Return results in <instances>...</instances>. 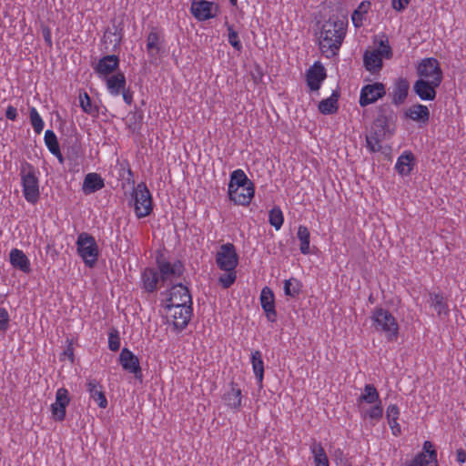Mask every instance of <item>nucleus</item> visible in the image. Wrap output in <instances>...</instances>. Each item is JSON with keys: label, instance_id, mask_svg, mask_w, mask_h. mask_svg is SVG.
I'll use <instances>...</instances> for the list:
<instances>
[{"label": "nucleus", "instance_id": "obj_42", "mask_svg": "<svg viewBox=\"0 0 466 466\" xmlns=\"http://www.w3.org/2000/svg\"><path fill=\"white\" fill-rule=\"evenodd\" d=\"M268 222L276 230L281 228L284 223V215L279 207H274L269 210Z\"/></svg>", "mask_w": 466, "mask_h": 466}, {"label": "nucleus", "instance_id": "obj_15", "mask_svg": "<svg viewBox=\"0 0 466 466\" xmlns=\"http://www.w3.org/2000/svg\"><path fill=\"white\" fill-rule=\"evenodd\" d=\"M157 263L163 282L173 281L179 278L184 270V267L179 260L171 263L165 258H157Z\"/></svg>", "mask_w": 466, "mask_h": 466}, {"label": "nucleus", "instance_id": "obj_51", "mask_svg": "<svg viewBox=\"0 0 466 466\" xmlns=\"http://www.w3.org/2000/svg\"><path fill=\"white\" fill-rule=\"evenodd\" d=\"M388 424L390 426L391 434L395 437H398L401 434V427L399 423V420H387Z\"/></svg>", "mask_w": 466, "mask_h": 466}, {"label": "nucleus", "instance_id": "obj_54", "mask_svg": "<svg viewBox=\"0 0 466 466\" xmlns=\"http://www.w3.org/2000/svg\"><path fill=\"white\" fill-rule=\"evenodd\" d=\"M42 34L44 40L48 47H52L53 42H52V33L49 27L46 26L42 29Z\"/></svg>", "mask_w": 466, "mask_h": 466}, {"label": "nucleus", "instance_id": "obj_14", "mask_svg": "<svg viewBox=\"0 0 466 466\" xmlns=\"http://www.w3.org/2000/svg\"><path fill=\"white\" fill-rule=\"evenodd\" d=\"M70 402L68 390L59 388L56 392V400L51 404L52 418L56 421H63L66 415V407Z\"/></svg>", "mask_w": 466, "mask_h": 466}, {"label": "nucleus", "instance_id": "obj_37", "mask_svg": "<svg viewBox=\"0 0 466 466\" xmlns=\"http://www.w3.org/2000/svg\"><path fill=\"white\" fill-rule=\"evenodd\" d=\"M431 307L437 312L438 315H448L450 312L449 306L441 293H432L430 295Z\"/></svg>", "mask_w": 466, "mask_h": 466}, {"label": "nucleus", "instance_id": "obj_49", "mask_svg": "<svg viewBox=\"0 0 466 466\" xmlns=\"http://www.w3.org/2000/svg\"><path fill=\"white\" fill-rule=\"evenodd\" d=\"M400 408L397 404H390L386 410V419L387 420H399L400 418Z\"/></svg>", "mask_w": 466, "mask_h": 466}, {"label": "nucleus", "instance_id": "obj_17", "mask_svg": "<svg viewBox=\"0 0 466 466\" xmlns=\"http://www.w3.org/2000/svg\"><path fill=\"white\" fill-rule=\"evenodd\" d=\"M222 400L230 410L239 411L242 407L243 395L238 384L231 381L228 389L223 393Z\"/></svg>", "mask_w": 466, "mask_h": 466}, {"label": "nucleus", "instance_id": "obj_19", "mask_svg": "<svg viewBox=\"0 0 466 466\" xmlns=\"http://www.w3.org/2000/svg\"><path fill=\"white\" fill-rule=\"evenodd\" d=\"M327 74L324 66L319 63H314L306 72V82L310 91H319Z\"/></svg>", "mask_w": 466, "mask_h": 466}, {"label": "nucleus", "instance_id": "obj_41", "mask_svg": "<svg viewBox=\"0 0 466 466\" xmlns=\"http://www.w3.org/2000/svg\"><path fill=\"white\" fill-rule=\"evenodd\" d=\"M44 141H45V145L46 146L47 149L49 150V152L51 154H59V148H60L59 143L57 140V137L53 130H51V129L46 130L45 136H44Z\"/></svg>", "mask_w": 466, "mask_h": 466}, {"label": "nucleus", "instance_id": "obj_21", "mask_svg": "<svg viewBox=\"0 0 466 466\" xmlns=\"http://www.w3.org/2000/svg\"><path fill=\"white\" fill-rule=\"evenodd\" d=\"M119 66V58L116 55H107L98 60L94 66L95 73L102 79L110 76Z\"/></svg>", "mask_w": 466, "mask_h": 466}, {"label": "nucleus", "instance_id": "obj_7", "mask_svg": "<svg viewBox=\"0 0 466 466\" xmlns=\"http://www.w3.org/2000/svg\"><path fill=\"white\" fill-rule=\"evenodd\" d=\"M76 250L85 265L93 268L99 256V249L95 238L86 232L80 233L76 239Z\"/></svg>", "mask_w": 466, "mask_h": 466}, {"label": "nucleus", "instance_id": "obj_43", "mask_svg": "<svg viewBox=\"0 0 466 466\" xmlns=\"http://www.w3.org/2000/svg\"><path fill=\"white\" fill-rule=\"evenodd\" d=\"M301 282L295 278H290L284 282V293L287 296L296 298L301 291Z\"/></svg>", "mask_w": 466, "mask_h": 466}, {"label": "nucleus", "instance_id": "obj_20", "mask_svg": "<svg viewBox=\"0 0 466 466\" xmlns=\"http://www.w3.org/2000/svg\"><path fill=\"white\" fill-rule=\"evenodd\" d=\"M441 86L429 80L417 79L413 84V91L422 101H432L437 95V88Z\"/></svg>", "mask_w": 466, "mask_h": 466}, {"label": "nucleus", "instance_id": "obj_60", "mask_svg": "<svg viewBox=\"0 0 466 466\" xmlns=\"http://www.w3.org/2000/svg\"><path fill=\"white\" fill-rule=\"evenodd\" d=\"M230 4L235 6L238 4V0H229Z\"/></svg>", "mask_w": 466, "mask_h": 466}, {"label": "nucleus", "instance_id": "obj_4", "mask_svg": "<svg viewBox=\"0 0 466 466\" xmlns=\"http://www.w3.org/2000/svg\"><path fill=\"white\" fill-rule=\"evenodd\" d=\"M22 191L25 200L35 205L40 198L39 179L33 165L24 162L20 168Z\"/></svg>", "mask_w": 466, "mask_h": 466}, {"label": "nucleus", "instance_id": "obj_46", "mask_svg": "<svg viewBox=\"0 0 466 466\" xmlns=\"http://www.w3.org/2000/svg\"><path fill=\"white\" fill-rule=\"evenodd\" d=\"M228 43L237 50L241 51L242 43L239 39L238 34L234 30L232 25H228Z\"/></svg>", "mask_w": 466, "mask_h": 466}, {"label": "nucleus", "instance_id": "obj_34", "mask_svg": "<svg viewBox=\"0 0 466 466\" xmlns=\"http://www.w3.org/2000/svg\"><path fill=\"white\" fill-rule=\"evenodd\" d=\"M413 156L410 152L401 154L395 164V168L402 176L409 175L411 171Z\"/></svg>", "mask_w": 466, "mask_h": 466}, {"label": "nucleus", "instance_id": "obj_8", "mask_svg": "<svg viewBox=\"0 0 466 466\" xmlns=\"http://www.w3.org/2000/svg\"><path fill=\"white\" fill-rule=\"evenodd\" d=\"M419 79L441 84L443 73L439 61L434 57L422 58L416 66Z\"/></svg>", "mask_w": 466, "mask_h": 466}, {"label": "nucleus", "instance_id": "obj_57", "mask_svg": "<svg viewBox=\"0 0 466 466\" xmlns=\"http://www.w3.org/2000/svg\"><path fill=\"white\" fill-rule=\"evenodd\" d=\"M53 155L58 159V161L61 164L64 162V157H63L60 150H59V154H53Z\"/></svg>", "mask_w": 466, "mask_h": 466}, {"label": "nucleus", "instance_id": "obj_61", "mask_svg": "<svg viewBox=\"0 0 466 466\" xmlns=\"http://www.w3.org/2000/svg\"><path fill=\"white\" fill-rule=\"evenodd\" d=\"M254 81H257V76H253Z\"/></svg>", "mask_w": 466, "mask_h": 466}, {"label": "nucleus", "instance_id": "obj_6", "mask_svg": "<svg viewBox=\"0 0 466 466\" xmlns=\"http://www.w3.org/2000/svg\"><path fill=\"white\" fill-rule=\"evenodd\" d=\"M134 211L137 218H143L153 211L152 195L145 182L138 183L131 193Z\"/></svg>", "mask_w": 466, "mask_h": 466}, {"label": "nucleus", "instance_id": "obj_27", "mask_svg": "<svg viewBox=\"0 0 466 466\" xmlns=\"http://www.w3.org/2000/svg\"><path fill=\"white\" fill-rule=\"evenodd\" d=\"M410 85L407 79L399 78L392 89L391 102L395 106H400L404 103L409 94Z\"/></svg>", "mask_w": 466, "mask_h": 466}, {"label": "nucleus", "instance_id": "obj_50", "mask_svg": "<svg viewBox=\"0 0 466 466\" xmlns=\"http://www.w3.org/2000/svg\"><path fill=\"white\" fill-rule=\"evenodd\" d=\"M9 314L6 309L1 308L0 309V330L1 331H6L9 328Z\"/></svg>", "mask_w": 466, "mask_h": 466}, {"label": "nucleus", "instance_id": "obj_35", "mask_svg": "<svg viewBox=\"0 0 466 466\" xmlns=\"http://www.w3.org/2000/svg\"><path fill=\"white\" fill-rule=\"evenodd\" d=\"M79 106L82 110L92 116H96L99 113L98 106L92 103L89 95L86 91L79 93Z\"/></svg>", "mask_w": 466, "mask_h": 466}, {"label": "nucleus", "instance_id": "obj_47", "mask_svg": "<svg viewBox=\"0 0 466 466\" xmlns=\"http://www.w3.org/2000/svg\"><path fill=\"white\" fill-rule=\"evenodd\" d=\"M108 348L112 351H117L120 349V337L117 330H114L109 333Z\"/></svg>", "mask_w": 466, "mask_h": 466}, {"label": "nucleus", "instance_id": "obj_22", "mask_svg": "<svg viewBox=\"0 0 466 466\" xmlns=\"http://www.w3.org/2000/svg\"><path fill=\"white\" fill-rule=\"evenodd\" d=\"M259 300L267 319L271 323L276 322L277 311L275 308V297L273 291L268 287L262 289Z\"/></svg>", "mask_w": 466, "mask_h": 466}, {"label": "nucleus", "instance_id": "obj_39", "mask_svg": "<svg viewBox=\"0 0 466 466\" xmlns=\"http://www.w3.org/2000/svg\"><path fill=\"white\" fill-rule=\"evenodd\" d=\"M147 50L151 56L160 51V35L156 29L151 30L147 35Z\"/></svg>", "mask_w": 466, "mask_h": 466}, {"label": "nucleus", "instance_id": "obj_56", "mask_svg": "<svg viewBox=\"0 0 466 466\" xmlns=\"http://www.w3.org/2000/svg\"><path fill=\"white\" fill-rule=\"evenodd\" d=\"M456 461L461 464L466 461V451L463 449L456 451Z\"/></svg>", "mask_w": 466, "mask_h": 466}, {"label": "nucleus", "instance_id": "obj_31", "mask_svg": "<svg viewBox=\"0 0 466 466\" xmlns=\"http://www.w3.org/2000/svg\"><path fill=\"white\" fill-rule=\"evenodd\" d=\"M159 276L154 268H146L142 274L143 288L147 292H154L157 288Z\"/></svg>", "mask_w": 466, "mask_h": 466}, {"label": "nucleus", "instance_id": "obj_26", "mask_svg": "<svg viewBox=\"0 0 466 466\" xmlns=\"http://www.w3.org/2000/svg\"><path fill=\"white\" fill-rule=\"evenodd\" d=\"M107 92L112 96H118L121 91L127 86L126 76L123 73L118 72L110 76L104 78Z\"/></svg>", "mask_w": 466, "mask_h": 466}, {"label": "nucleus", "instance_id": "obj_25", "mask_svg": "<svg viewBox=\"0 0 466 466\" xmlns=\"http://www.w3.org/2000/svg\"><path fill=\"white\" fill-rule=\"evenodd\" d=\"M11 266L25 274L31 272V263L25 252L19 248H12L9 253Z\"/></svg>", "mask_w": 466, "mask_h": 466}, {"label": "nucleus", "instance_id": "obj_10", "mask_svg": "<svg viewBox=\"0 0 466 466\" xmlns=\"http://www.w3.org/2000/svg\"><path fill=\"white\" fill-rule=\"evenodd\" d=\"M238 260L236 247L229 242L222 244L216 253V264L221 270L236 269Z\"/></svg>", "mask_w": 466, "mask_h": 466}, {"label": "nucleus", "instance_id": "obj_38", "mask_svg": "<svg viewBox=\"0 0 466 466\" xmlns=\"http://www.w3.org/2000/svg\"><path fill=\"white\" fill-rule=\"evenodd\" d=\"M360 415L363 419H368L373 421H379L383 416V407L382 403H375L369 409H361L360 408Z\"/></svg>", "mask_w": 466, "mask_h": 466}, {"label": "nucleus", "instance_id": "obj_58", "mask_svg": "<svg viewBox=\"0 0 466 466\" xmlns=\"http://www.w3.org/2000/svg\"><path fill=\"white\" fill-rule=\"evenodd\" d=\"M357 15H360L359 12L358 11H355L352 15V21L354 23L355 25H358L357 23H356V16Z\"/></svg>", "mask_w": 466, "mask_h": 466}, {"label": "nucleus", "instance_id": "obj_33", "mask_svg": "<svg viewBox=\"0 0 466 466\" xmlns=\"http://www.w3.org/2000/svg\"><path fill=\"white\" fill-rule=\"evenodd\" d=\"M297 238H299L300 244H299V250L303 255H308L310 253V233L309 228L304 226L300 225L298 228L297 231Z\"/></svg>", "mask_w": 466, "mask_h": 466}, {"label": "nucleus", "instance_id": "obj_18", "mask_svg": "<svg viewBox=\"0 0 466 466\" xmlns=\"http://www.w3.org/2000/svg\"><path fill=\"white\" fill-rule=\"evenodd\" d=\"M119 362L125 370L134 374L136 379L142 380L143 375L139 360L131 350L124 348L119 355Z\"/></svg>", "mask_w": 466, "mask_h": 466}, {"label": "nucleus", "instance_id": "obj_2", "mask_svg": "<svg viewBox=\"0 0 466 466\" xmlns=\"http://www.w3.org/2000/svg\"><path fill=\"white\" fill-rule=\"evenodd\" d=\"M255 194L253 182L242 169H236L230 175L228 198L237 205L248 206Z\"/></svg>", "mask_w": 466, "mask_h": 466}, {"label": "nucleus", "instance_id": "obj_12", "mask_svg": "<svg viewBox=\"0 0 466 466\" xmlns=\"http://www.w3.org/2000/svg\"><path fill=\"white\" fill-rule=\"evenodd\" d=\"M405 466H438L437 451L430 441H425L422 451L408 461Z\"/></svg>", "mask_w": 466, "mask_h": 466}, {"label": "nucleus", "instance_id": "obj_59", "mask_svg": "<svg viewBox=\"0 0 466 466\" xmlns=\"http://www.w3.org/2000/svg\"><path fill=\"white\" fill-rule=\"evenodd\" d=\"M257 71H258V77H259V78H261V77H262V76H263V74H262V72H261V68H260L259 66H258Z\"/></svg>", "mask_w": 466, "mask_h": 466}, {"label": "nucleus", "instance_id": "obj_55", "mask_svg": "<svg viewBox=\"0 0 466 466\" xmlns=\"http://www.w3.org/2000/svg\"><path fill=\"white\" fill-rule=\"evenodd\" d=\"M120 95H122L123 100L127 105L130 106L133 103V93L127 86L124 88V91H121Z\"/></svg>", "mask_w": 466, "mask_h": 466}, {"label": "nucleus", "instance_id": "obj_30", "mask_svg": "<svg viewBox=\"0 0 466 466\" xmlns=\"http://www.w3.org/2000/svg\"><path fill=\"white\" fill-rule=\"evenodd\" d=\"M309 451L315 466H329L328 455L320 442L314 441L309 446Z\"/></svg>", "mask_w": 466, "mask_h": 466}, {"label": "nucleus", "instance_id": "obj_53", "mask_svg": "<svg viewBox=\"0 0 466 466\" xmlns=\"http://www.w3.org/2000/svg\"><path fill=\"white\" fill-rule=\"evenodd\" d=\"M18 116L17 109L13 106H8L5 109V117L11 121L16 120Z\"/></svg>", "mask_w": 466, "mask_h": 466}, {"label": "nucleus", "instance_id": "obj_52", "mask_svg": "<svg viewBox=\"0 0 466 466\" xmlns=\"http://www.w3.org/2000/svg\"><path fill=\"white\" fill-rule=\"evenodd\" d=\"M410 2V0H392L391 6L394 10L401 12L408 6Z\"/></svg>", "mask_w": 466, "mask_h": 466}, {"label": "nucleus", "instance_id": "obj_32", "mask_svg": "<svg viewBox=\"0 0 466 466\" xmlns=\"http://www.w3.org/2000/svg\"><path fill=\"white\" fill-rule=\"evenodd\" d=\"M251 364L258 383L261 386L264 379V361L259 350H254L251 352Z\"/></svg>", "mask_w": 466, "mask_h": 466}, {"label": "nucleus", "instance_id": "obj_28", "mask_svg": "<svg viewBox=\"0 0 466 466\" xmlns=\"http://www.w3.org/2000/svg\"><path fill=\"white\" fill-rule=\"evenodd\" d=\"M105 187L104 179L97 173H88L83 181L82 190L86 195L95 193Z\"/></svg>", "mask_w": 466, "mask_h": 466}, {"label": "nucleus", "instance_id": "obj_24", "mask_svg": "<svg viewBox=\"0 0 466 466\" xmlns=\"http://www.w3.org/2000/svg\"><path fill=\"white\" fill-rule=\"evenodd\" d=\"M86 390L89 393L90 398L98 405L101 409L107 407V400L103 390L101 383L93 378H88L86 380Z\"/></svg>", "mask_w": 466, "mask_h": 466}, {"label": "nucleus", "instance_id": "obj_1", "mask_svg": "<svg viewBox=\"0 0 466 466\" xmlns=\"http://www.w3.org/2000/svg\"><path fill=\"white\" fill-rule=\"evenodd\" d=\"M348 21L339 17H330L321 26L319 44L322 54L331 57L338 54L344 40Z\"/></svg>", "mask_w": 466, "mask_h": 466}, {"label": "nucleus", "instance_id": "obj_9", "mask_svg": "<svg viewBox=\"0 0 466 466\" xmlns=\"http://www.w3.org/2000/svg\"><path fill=\"white\" fill-rule=\"evenodd\" d=\"M167 321L177 331L184 329L192 316V305H166Z\"/></svg>", "mask_w": 466, "mask_h": 466}, {"label": "nucleus", "instance_id": "obj_36", "mask_svg": "<svg viewBox=\"0 0 466 466\" xmlns=\"http://www.w3.org/2000/svg\"><path fill=\"white\" fill-rule=\"evenodd\" d=\"M339 96L333 93L329 97L323 99L319 104V110L323 115H331L337 112Z\"/></svg>", "mask_w": 466, "mask_h": 466}, {"label": "nucleus", "instance_id": "obj_23", "mask_svg": "<svg viewBox=\"0 0 466 466\" xmlns=\"http://www.w3.org/2000/svg\"><path fill=\"white\" fill-rule=\"evenodd\" d=\"M403 117L426 125L430 119V110L425 105L420 103L413 104L404 110Z\"/></svg>", "mask_w": 466, "mask_h": 466}, {"label": "nucleus", "instance_id": "obj_13", "mask_svg": "<svg viewBox=\"0 0 466 466\" xmlns=\"http://www.w3.org/2000/svg\"><path fill=\"white\" fill-rule=\"evenodd\" d=\"M190 11L198 21H206L217 16L218 5L208 0H193Z\"/></svg>", "mask_w": 466, "mask_h": 466}, {"label": "nucleus", "instance_id": "obj_44", "mask_svg": "<svg viewBox=\"0 0 466 466\" xmlns=\"http://www.w3.org/2000/svg\"><path fill=\"white\" fill-rule=\"evenodd\" d=\"M382 141L373 136H366V147L370 153L382 152L384 153V147H382Z\"/></svg>", "mask_w": 466, "mask_h": 466}, {"label": "nucleus", "instance_id": "obj_48", "mask_svg": "<svg viewBox=\"0 0 466 466\" xmlns=\"http://www.w3.org/2000/svg\"><path fill=\"white\" fill-rule=\"evenodd\" d=\"M379 122H380V120H377L374 122V125L371 127V130L368 134V136H373V137H376L377 138L383 140L384 137H385V133H386V131H385L386 125H382V124L379 125Z\"/></svg>", "mask_w": 466, "mask_h": 466}, {"label": "nucleus", "instance_id": "obj_16", "mask_svg": "<svg viewBox=\"0 0 466 466\" xmlns=\"http://www.w3.org/2000/svg\"><path fill=\"white\" fill-rule=\"evenodd\" d=\"M166 305H192V297L188 288L181 283L173 285L168 291Z\"/></svg>", "mask_w": 466, "mask_h": 466}, {"label": "nucleus", "instance_id": "obj_11", "mask_svg": "<svg viewBox=\"0 0 466 466\" xmlns=\"http://www.w3.org/2000/svg\"><path fill=\"white\" fill-rule=\"evenodd\" d=\"M386 95L385 85L381 82L364 85L360 92L359 104L361 107L376 103Z\"/></svg>", "mask_w": 466, "mask_h": 466}, {"label": "nucleus", "instance_id": "obj_29", "mask_svg": "<svg viewBox=\"0 0 466 466\" xmlns=\"http://www.w3.org/2000/svg\"><path fill=\"white\" fill-rule=\"evenodd\" d=\"M381 402L379 391L373 384H366L357 399V403L360 406L361 403L375 404Z\"/></svg>", "mask_w": 466, "mask_h": 466}, {"label": "nucleus", "instance_id": "obj_40", "mask_svg": "<svg viewBox=\"0 0 466 466\" xmlns=\"http://www.w3.org/2000/svg\"><path fill=\"white\" fill-rule=\"evenodd\" d=\"M29 118L35 134L40 135L45 127V122L35 106L29 108Z\"/></svg>", "mask_w": 466, "mask_h": 466}, {"label": "nucleus", "instance_id": "obj_5", "mask_svg": "<svg viewBox=\"0 0 466 466\" xmlns=\"http://www.w3.org/2000/svg\"><path fill=\"white\" fill-rule=\"evenodd\" d=\"M392 49L388 41L381 40L380 47L377 49L367 50L363 55V65L367 71L371 75H379L383 66V58L390 59L392 57Z\"/></svg>", "mask_w": 466, "mask_h": 466}, {"label": "nucleus", "instance_id": "obj_3", "mask_svg": "<svg viewBox=\"0 0 466 466\" xmlns=\"http://www.w3.org/2000/svg\"><path fill=\"white\" fill-rule=\"evenodd\" d=\"M375 331L383 334L388 341L394 342L400 334V326L396 318L386 309L377 307L370 316Z\"/></svg>", "mask_w": 466, "mask_h": 466}, {"label": "nucleus", "instance_id": "obj_45", "mask_svg": "<svg viewBox=\"0 0 466 466\" xmlns=\"http://www.w3.org/2000/svg\"><path fill=\"white\" fill-rule=\"evenodd\" d=\"M224 271L225 273L218 278V283L222 286V288L228 289L235 283L237 279V272L236 269Z\"/></svg>", "mask_w": 466, "mask_h": 466}]
</instances>
